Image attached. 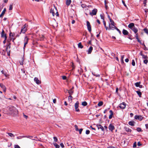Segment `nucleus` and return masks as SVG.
<instances>
[{
    "label": "nucleus",
    "instance_id": "14",
    "mask_svg": "<svg viewBox=\"0 0 148 148\" xmlns=\"http://www.w3.org/2000/svg\"><path fill=\"white\" fill-rule=\"evenodd\" d=\"M116 27L114 25V24L109 25V28L108 29V30L111 29L114 30V29H115Z\"/></svg>",
    "mask_w": 148,
    "mask_h": 148
},
{
    "label": "nucleus",
    "instance_id": "1",
    "mask_svg": "<svg viewBox=\"0 0 148 148\" xmlns=\"http://www.w3.org/2000/svg\"><path fill=\"white\" fill-rule=\"evenodd\" d=\"M8 110L11 113L16 114L18 113L17 110L14 107L12 106H9L8 108Z\"/></svg>",
    "mask_w": 148,
    "mask_h": 148
},
{
    "label": "nucleus",
    "instance_id": "55",
    "mask_svg": "<svg viewBox=\"0 0 148 148\" xmlns=\"http://www.w3.org/2000/svg\"><path fill=\"white\" fill-rule=\"evenodd\" d=\"M23 60H22L21 61H20V64L21 65H23Z\"/></svg>",
    "mask_w": 148,
    "mask_h": 148
},
{
    "label": "nucleus",
    "instance_id": "62",
    "mask_svg": "<svg viewBox=\"0 0 148 148\" xmlns=\"http://www.w3.org/2000/svg\"><path fill=\"white\" fill-rule=\"evenodd\" d=\"M137 40L138 42L140 43V44H141V41L139 39V38L137 39Z\"/></svg>",
    "mask_w": 148,
    "mask_h": 148
},
{
    "label": "nucleus",
    "instance_id": "19",
    "mask_svg": "<svg viewBox=\"0 0 148 148\" xmlns=\"http://www.w3.org/2000/svg\"><path fill=\"white\" fill-rule=\"evenodd\" d=\"M6 10V8H4L3 10L1 12V13L0 15V18L2 17L4 15V14L5 13Z\"/></svg>",
    "mask_w": 148,
    "mask_h": 148
},
{
    "label": "nucleus",
    "instance_id": "17",
    "mask_svg": "<svg viewBox=\"0 0 148 148\" xmlns=\"http://www.w3.org/2000/svg\"><path fill=\"white\" fill-rule=\"evenodd\" d=\"M93 49V47L92 46H90V47L88 49L87 52H88V54H90L92 50Z\"/></svg>",
    "mask_w": 148,
    "mask_h": 148
},
{
    "label": "nucleus",
    "instance_id": "30",
    "mask_svg": "<svg viewBox=\"0 0 148 148\" xmlns=\"http://www.w3.org/2000/svg\"><path fill=\"white\" fill-rule=\"evenodd\" d=\"M140 82H137L135 84V86L137 87H138L140 85Z\"/></svg>",
    "mask_w": 148,
    "mask_h": 148
},
{
    "label": "nucleus",
    "instance_id": "47",
    "mask_svg": "<svg viewBox=\"0 0 148 148\" xmlns=\"http://www.w3.org/2000/svg\"><path fill=\"white\" fill-rule=\"evenodd\" d=\"M75 130L76 131H78L79 129H78V126L77 125H75Z\"/></svg>",
    "mask_w": 148,
    "mask_h": 148
},
{
    "label": "nucleus",
    "instance_id": "44",
    "mask_svg": "<svg viewBox=\"0 0 148 148\" xmlns=\"http://www.w3.org/2000/svg\"><path fill=\"white\" fill-rule=\"evenodd\" d=\"M132 65L133 66H135V61H134V60H132Z\"/></svg>",
    "mask_w": 148,
    "mask_h": 148
},
{
    "label": "nucleus",
    "instance_id": "58",
    "mask_svg": "<svg viewBox=\"0 0 148 148\" xmlns=\"http://www.w3.org/2000/svg\"><path fill=\"white\" fill-rule=\"evenodd\" d=\"M60 145L62 148H63L64 147V144H63V143H61L60 144Z\"/></svg>",
    "mask_w": 148,
    "mask_h": 148
},
{
    "label": "nucleus",
    "instance_id": "20",
    "mask_svg": "<svg viewBox=\"0 0 148 148\" xmlns=\"http://www.w3.org/2000/svg\"><path fill=\"white\" fill-rule=\"evenodd\" d=\"M0 86L3 89L4 92H5L6 88L5 86L3 84H0Z\"/></svg>",
    "mask_w": 148,
    "mask_h": 148
},
{
    "label": "nucleus",
    "instance_id": "52",
    "mask_svg": "<svg viewBox=\"0 0 148 148\" xmlns=\"http://www.w3.org/2000/svg\"><path fill=\"white\" fill-rule=\"evenodd\" d=\"M90 132L89 130H86V133L87 134H88L90 133Z\"/></svg>",
    "mask_w": 148,
    "mask_h": 148
},
{
    "label": "nucleus",
    "instance_id": "42",
    "mask_svg": "<svg viewBox=\"0 0 148 148\" xmlns=\"http://www.w3.org/2000/svg\"><path fill=\"white\" fill-rule=\"evenodd\" d=\"M136 130L138 132H140L142 131V129L140 127H138L137 128Z\"/></svg>",
    "mask_w": 148,
    "mask_h": 148
},
{
    "label": "nucleus",
    "instance_id": "35",
    "mask_svg": "<svg viewBox=\"0 0 148 148\" xmlns=\"http://www.w3.org/2000/svg\"><path fill=\"white\" fill-rule=\"evenodd\" d=\"M73 97L71 95H70L68 97V100L69 101H72Z\"/></svg>",
    "mask_w": 148,
    "mask_h": 148
},
{
    "label": "nucleus",
    "instance_id": "25",
    "mask_svg": "<svg viewBox=\"0 0 148 148\" xmlns=\"http://www.w3.org/2000/svg\"><path fill=\"white\" fill-rule=\"evenodd\" d=\"M70 95H71L73 93V91L72 90V89H71L68 91Z\"/></svg>",
    "mask_w": 148,
    "mask_h": 148
},
{
    "label": "nucleus",
    "instance_id": "15",
    "mask_svg": "<svg viewBox=\"0 0 148 148\" xmlns=\"http://www.w3.org/2000/svg\"><path fill=\"white\" fill-rule=\"evenodd\" d=\"M97 127L98 129H101L102 131H104V128L101 125H97Z\"/></svg>",
    "mask_w": 148,
    "mask_h": 148
},
{
    "label": "nucleus",
    "instance_id": "41",
    "mask_svg": "<svg viewBox=\"0 0 148 148\" xmlns=\"http://www.w3.org/2000/svg\"><path fill=\"white\" fill-rule=\"evenodd\" d=\"M9 36H12V37H13L14 36V33L10 32V33Z\"/></svg>",
    "mask_w": 148,
    "mask_h": 148
},
{
    "label": "nucleus",
    "instance_id": "11",
    "mask_svg": "<svg viewBox=\"0 0 148 148\" xmlns=\"http://www.w3.org/2000/svg\"><path fill=\"white\" fill-rule=\"evenodd\" d=\"M119 107L121 109H124L126 107V104L124 102L120 103L119 106Z\"/></svg>",
    "mask_w": 148,
    "mask_h": 148
},
{
    "label": "nucleus",
    "instance_id": "27",
    "mask_svg": "<svg viewBox=\"0 0 148 148\" xmlns=\"http://www.w3.org/2000/svg\"><path fill=\"white\" fill-rule=\"evenodd\" d=\"M78 47L80 48H83V46L82 45L81 42H79L78 44Z\"/></svg>",
    "mask_w": 148,
    "mask_h": 148
},
{
    "label": "nucleus",
    "instance_id": "45",
    "mask_svg": "<svg viewBox=\"0 0 148 148\" xmlns=\"http://www.w3.org/2000/svg\"><path fill=\"white\" fill-rule=\"evenodd\" d=\"M136 35L135 36V37L136 39H138V36L137 32H136V33L135 34Z\"/></svg>",
    "mask_w": 148,
    "mask_h": 148
},
{
    "label": "nucleus",
    "instance_id": "60",
    "mask_svg": "<svg viewBox=\"0 0 148 148\" xmlns=\"http://www.w3.org/2000/svg\"><path fill=\"white\" fill-rule=\"evenodd\" d=\"M142 145V144L140 143V142H138V143L137 145L138 146H140Z\"/></svg>",
    "mask_w": 148,
    "mask_h": 148
},
{
    "label": "nucleus",
    "instance_id": "6",
    "mask_svg": "<svg viewBox=\"0 0 148 148\" xmlns=\"http://www.w3.org/2000/svg\"><path fill=\"white\" fill-rule=\"evenodd\" d=\"M97 10V9L95 8L92 11V12H90L89 13L92 16L94 15H96Z\"/></svg>",
    "mask_w": 148,
    "mask_h": 148
},
{
    "label": "nucleus",
    "instance_id": "33",
    "mask_svg": "<svg viewBox=\"0 0 148 148\" xmlns=\"http://www.w3.org/2000/svg\"><path fill=\"white\" fill-rule=\"evenodd\" d=\"M103 104V102L102 101H100L99 102L98 104V105L99 106H102Z\"/></svg>",
    "mask_w": 148,
    "mask_h": 148
},
{
    "label": "nucleus",
    "instance_id": "16",
    "mask_svg": "<svg viewBox=\"0 0 148 148\" xmlns=\"http://www.w3.org/2000/svg\"><path fill=\"white\" fill-rule=\"evenodd\" d=\"M34 81L37 84H39L40 83V81L38 79L37 77H35L34 78Z\"/></svg>",
    "mask_w": 148,
    "mask_h": 148
},
{
    "label": "nucleus",
    "instance_id": "24",
    "mask_svg": "<svg viewBox=\"0 0 148 148\" xmlns=\"http://www.w3.org/2000/svg\"><path fill=\"white\" fill-rule=\"evenodd\" d=\"M71 2V0H66V4L67 6L69 5Z\"/></svg>",
    "mask_w": 148,
    "mask_h": 148
},
{
    "label": "nucleus",
    "instance_id": "21",
    "mask_svg": "<svg viewBox=\"0 0 148 148\" xmlns=\"http://www.w3.org/2000/svg\"><path fill=\"white\" fill-rule=\"evenodd\" d=\"M124 129L127 132H131L132 131V130L128 127H124Z\"/></svg>",
    "mask_w": 148,
    "mask_h": 148
},
{
    "label": "nucleus",
    "instance_id": "9",
    "mask_svg": "<svg viewBox=\"0 0 148 148\" xmlns=\"http://www.w3.org/2000/svg\"><path fill=\"white\" fill-rule=\"evenodd\" d=\"M1 36L2 38H5V40H6L7 38V37L6 36V34L5 33L4 30L3 29L2 32L1 33Z\"/></svg>",
    "mask_w": 148,
    "mask_h": 148
},
{
    "label": "nucleus",
    "instance_id": "10",
    "mask_svg": "<svg viewBox=\"0 0 148 148\" xmlns=\"http://www.w3.org/2000/svg\"><path fill=\"white\" fill-rule=\"evenodd\" d=\"M139 55L142 56V58L145 59H148V57L147 55H144L143 53V51H141L139 53Z\"/></svg>",
    "mask_w": 148,
    "mask_h": 148
},
{
    "label": "nucleus",
    "instance_id": "59",
    "mask_svg": "<svg viewBox=\"0 0 148 148\" xmlns=\"http://www.w3.org/2000/svg\"><path fill=\"white\" fill-rule=\"evenodd\" d=\"M103 24L104 25V27H106V21H105L104 20H103Z\"/></svg>",
    "mask_w": 148,
    "mask_h": 148
},
{
    "label": "nucleus",
    "instance_id": "23",
    "mask_svg": "<svg viewBox=\"0 0 148 148\" xmlns=\"http://www.w3.org/2000/svg\"><path fill=\"white\" fill-rule=\"evenodd\" d=\"M135 122L134 121H130L129 122V124L131 126H134V125Z\"/></svg>",
    "mask_w": 148,
    "mask_h": 148
},
{
    "label": "nucleus",
    "instance_id": "57",
    "mask_svg": "<svg viewBox=\"0 0 148 148\" xmlns=\"http://www.w3.org/2000/svg\"><path fill=\"white\" fill-rule=\"evenodd\" d=\"M62 78L64 80H65L66 78V77L65 76H62Z\"/></svg>",
    "mask_w": 148,
    "mask_h": 148
},
{
    "label": "nucleus",
    "instance_id": "40",
    "mask_svg": "<svg viewBox=\"0 0 148 148\" xmlns=\"http://www.w3.org/2000/svg\"><path fill=\"white\" fill-rule=\"evenodd\" d=\"M148 59H145L143 61V63L145 64H147L148 62Z\"/></svg>",
    "mask_w": 148,
    "mask_h": 148
},
{
    "label": "nucleus",
    "instance_id": "31",
    "mask_svg": "<svg viewBox=\"0 0 148 148\" xmlns=\"http://www.w3.org/2000/svg\"><path fill=\"white\" fill-rule=\"evenodd\" d=\"M92 74L94 75L96 77H100V75L99 74H96L95 73H92Z\"/></svg>",
    "mask_w": 148,
    "mask_h": 148
},
{
    "label": "nucleus",
    "instance_id": "61",
    "mask_svg": "<svg viewBox=\"0 0 148 148\" xmlns=\"http://www.w3.org/2000/svg\"><path fill=\"white\" fill-rule=\"evenodd\" d=\"M124 55H122L121 56V60H123V58H124Z\"/></svg>",
    "mask_w": 148,
    "mask_h": 148
},
{
    "label": "nucleus",
    "instance_id": "34",
    "mask_svg": "<svg viewBox=\"0 0 148 148\" xmlns=\"http://www.w3.org/2000/svg\"><path fill=\"white\" fill-rule=\"evenodd\" d=\"M54 145L55 147L56 148H59L60 146L58 145L56 143H55L53 144Z\"/></svg>",
    "mask_w": 148,
    "mask_h": 148
},
{
    "label": "nucleus",
    "instance_id": "37",
    "mask_svg": "<svg viewBox=\"0 0 148 148\" xmlns=\"http://www.w3.org/2000/svg\"><path fill=\"white\" fill-rule=\"evenodd\" d=\"M40 40H43L44 39V37L43 35H41L40 36Z\"/></svg>",
    "mask_w": 148,
    "mask_h": 148
},
{
    "label": "nucleus",
    "instance_id": "53",
    "mask_svg": "<svg viewBox=\"0 0 148 148\" xmlns=\"http://www.w3.org/2000/svg\"><path fill=\"white\" fill-rule=\"evenodd\" d=\"M115 29H116L120 34H121V31L117 27H116Z\"/></svg>",
    "mask_w": 148,
    "mask_h": 148
},
{
    "label": "nucleus",
    "instance_id": "46",
    "mask_svg": "<svg viewBox=\"0 0 148 148\" xmlns=\"http://www.w3.org/2000/svg\"><path fill=\"white\" fill-rule=\"evenodd\" d=\"M100 16L101 17V19L103 20H103H104V16L102 14H101L100 15Z\"/></svg>",
    "mask_w": 148,
    "mask_h": 148
},
{
    "label": "nucleus",
    "instance_id": "5",
    "mask_svg": "<svg viewBox=\"0 0 148 148\" xmlns=\"http://www.w3.org/2000/svg\"><path fill=\"white\" fill-rule=\"evenodd\" d=\"M79 102L78 101L76 102L75 104L74 107L75 111L77 112L79 111V109L78 108L79 107Z\"/></svg>",
    "mask_w": 148,
    "mask_h": 148
},
{
    "label": "nucleus",
    "instance_id": "28",
    "mask_svg": "<svg viewBox=\"0 0 148 148\" xmlns=\"http://www.w3.org/2000/svg\"><path fill=\"white\" fill-rule=\"evenodd\" d=\"M1 72L2 74H3L5 75V77H7V76H8V75L7 74V73L6 72L4 71H3V70L2 71H1Z\"/></svg>",
    "mask_w": 148,
    "mask_h": 148
},
{
    "label": "nucleus",
    "instance_id": "22",
    "mask_svg": "<svg viewBox=\"0 0 148 148\" xmlns=\"http://www.w3.org/2000/svg\"><path fill=\"white\" fill-rule=\"evenodd\" d=\"M109 112H110V114L109 116V119H110L112 118V116L113 114V112L112 110H110V111Z\"/></svg>",
    "mask_w": 148,
    "mask_h": 148
},
{
    "label": "nucleus",
    "instance_id": "26",
    "mask_svg": "<svg viewBox=\"0 0 148 148\" xmlns=\"http://www.w3.org/2000/svg\"><path fill=\"white\" fill-rule=\"evenodd\" d=\"M7 134L8 135L10 136L11 137H14V135L13 134L11 133H9L8 132L7 133Z\"/></svg>",
    "mask_w": 148,
    "mask_h": 148
},
{
    "label": "nucleus",
    "instance_id": "38",
    "mask_svg": "<svg viewBox=\"0 0 148 148\" xmlns=\"http://www.w3.org/2000/svg\"><path fill=\"white\" fill-rule=\"evenodd\" d=\"M25 136H20L17 137L16 138L17 139H21L22 138H25Z\"/></svg>",
    "mask_w": 148,
    "mask_h": 148
},
{
    "label": "nucleus",
    "instance_id": "49",
    "mask_svg": "<svg viewBox=\"0 0 148 148\" xmlns=\"http://www.w3.org/2000/svg\"><path fill=\"white\" fill-rule=\"evenodd\" d=\"M14 146V148H21L20 146L18 145H15Z\"/></svg>",
    "mask_w": 148,
    "mask_h": 148
},
{
    "label": "nucleus",
    "instance_id": "2",
    "mask_svg": "<svg viewBox=\"0 0 148 148\" xmlns=\"http://www.w3.org/2000/svg\"><path fill=\"white\" fill-rule=\"evenodd\" d=\"M128 27L134 32L135 34L136 33L138 32V29L135 27L134 24L133 23H130L128 25Z\"/></svg>",
    "mask_w": 148,
    "mask_h": 148
},
{
    "label": "nucleus",
    "instance_id": "7",
    "mask_svg": "<svg viewBox=\"0 0 148 148\" xmlns=\"http://www.w3.org/2000/svg\"><path fill=\"white\" fill-rule=\"evenodd\" d=\"M29 40V38H27V36H25V37L24 39V46L23 47L24 49H25V45L27 44Z\"/></svg>",
    "mask_w": 148,
    "mask_h": 148
},
{
    "label": "nucleus",
    "instance_id": "63",
    "mask_svg": "<svg viewBox=\"0 0 148 148\" xmlns=\"http://www.w3.org/2000/svg\"><path fill=\"white\" fill-rule=\"evenodd\" d=\"M53 103H56V99H53Z\"/></svg>",
    "mask_w": 148,
    "mask_h": 148
},
{
    "label": "nucleus",
    "instance_id": "50",
    "mask_svg": "<svg viewBox=\"0 0 148 148\" xmlns=\"http://www.w3.org/2000/svg\"><path fill=\"white\" fill-rule=\"evenodd\" d=\"M136 146V142H135L134 144L133 145V147H135Z\"/></svg>",
    "mask_w": 148,
    "mask_h": 148
},
{
    "label": "nucleus",
    "instance_id": "39",
    "mask_svg": "<svg viewBox=\"0 0 148 148\" xmlns=\"http://www.w3.org/2000/svg\"><path fill=\"white\" fill-rule=\"evenodd\" d=\"M110 23H109V25L114 24V22L112 19H110Z\"/></svg>",
    "mask_w": 148,
    "mask_h": 148
},
{
    "label": "nucleus",
    "instance_id": "13",
    "mask_svg": "<svg viewBox=\"0 0 148 148\" xmlns=\"http://www.w3.org/2000/svg\"><path fill=\"white\" fill-rule=\"evenodd\" d=\"M108 128L110 131L112 132L114 129V127L112 124H110L108 127Z\"/></svg>",
    "mask_w": 148,
    "mask_h": 148
},
{
    "label": "nucleus",
    "instance_id": "43",
    "mask_svg": "<svg viewBox=\"0 0 148 148\" xmlns=\"http://www.w3.org/2000/svg\"><path fill=\"white\" fill-rule=\"evenodd\" d=\"M13 8V5L11 4L10 5L9 10H12Z\"/></svg>",
    "mask_w": 148,
    "mask_h": 148
},
{
    "label": "nucleus",
    "instance_id": "4",
    "mask_svg": "<svg viewBox=\"0 0 148 148\" xmlns=\"http://www.w3.org/2000/svg\"><path fill=\"white\" fill-rule=\"evenodd\" d=\"M27 25L26 24H25L22 27L21 32L20 33V34L21 33H23V34H24L25 33L26 31L27 30Z\"/></svg>",
    "mask_w": 148,
    "mask_h": 148
},
{
    "label": "nucleus",
    "instance_id": "32",
    "mask_svg": "<svg viewBox=\"0 0 148 148\" xmlns=\"http://www.w3.org/2000/svg\"><path fill=\"white\" fill-rule=\"evenodd\" d=\"M82 105L84 106H86L87 105V103L86 101H84L82 103Z\"/></svg>",
    "mask_w": 148,
    "mask_h": 148
},
{
    "label": "nucleus",
    "instance_id": "54",
    "mask_svg": "<svg viewBox=\"0 0 148 148\" xmlns=\"http://www.w3.org/2000/svg\"><path fill=\"white\" fill-rule=\"evenodd\" d=\"M83 130L82 129H80L79 130V133L80 134H81L82 131Z\"/></svg>",
    "mask_w": 148,
    "mask_h": 148
},
{
    "label": "nucleus",
    "instance_id": "8",
    "mask_svg": "<svg viewBox=\"0 0 148 148\" xmlns=\"http://www.w3.org/2000/svg\"><path fill=\"white\" fill-rule=\"evenodd\" d=\"M86 23L89 32H91V28L90 23L88 21H87Z\"/></svg>",
    "mask_w": 148,
    "mask_h": 148
},
{
    "label": "nucleus",
    "instance_id": "51",
    "mask_svg": "<svg viewBox=\"0 0 148 148\" xmlns=\"http://www.w3.org/2000/svg\"><path fill=\"white\" fill-rule=\"evenodd\" d=\"M147 3V0H144L143 1V4L144 5V6H146V3Z\"/></svg>",
    "mask_w": 148,
    "mask_h": 148
},
{
    "label": "nucleus",
    "instance_id": "3",
    "mask_svg": "<svg viewBox=\"0 0 148 148\" xmlns=\"http://www.w3.org/2000/svg\"><path fill=\"white\" fill-rule=\"evenodd\" d=\"M54 8L52 9V8H51L50 10V13H51L53 16H54L55 15V13L54 11L55 10H56V16H59V14H58V12L57 11V8H56L55 7V6L54 5Z\"/></svg>",
    "mask_w": 148,
    "mask_h": 148
},
{
    "label": "nucleus",
    "instance_id": "36",
    "mask_svg": "<svg viewBox=\"0 0 148 148\" xmlns=\"http://www.w3.org/2000/svg\"><path fill=\"white\" fill-rule=\"evenodd\" d=\"M144 32L148 35V30L147 28H145L143 29Z\"/></svg>",
    "mask_w": 148,
    "mask_h": 148
},
{
    "label": "nucleus",
    "instance_id": "48",
    "mask_svg": "<svg viewBox=\"0 0 148 148\" xmlns=\"http://www.w3.org/2000/svg\"><path fill=\"white\" fill-rule=\"evenodd\" d=\"M53 138V139H54V141L55 142H56L57 141L58 139H57V138L56 137H54Z\"/></svg>",
    "mask_w": 148,
    "mask_h": 148
},
{
    "label": "nucleus",
    "instance_id": "18",
    "mask_svg": "<svg viewBox=\"0 0 148 148\" xmlns=\"http://www.w3.org/2000/svg\"><path fill=\"white\" fill-rule=\"evenodd\" d=\"M122 33L124 35H127L129 34L128 32L124 29L123 30Z\"/></svg>",
    "mask_w": 148,
    "mask_h": 148
},
{
    "label": "nucleus",
    "instance_id": "56",
    "mask_svg": "<svg viewBox=\"0 0 148 148\" xmlns=\"http://www.w3.org/2000/svg\"><path fill=\"white\" fill-rule=\"evenodd\" d=\"M81 6L82 7L84 8H85L86 7V5L84 4H82L81 5Z\"/></svg>",
    "mask_w": 148,
    "mask_h": 148
},
{
    "label": "nucleus",
    "instance_id": "29",
    "mask_svg": "<svg viewBox=\"0 0 148 148\" xmlns=\"http://www.w3.org/2000/svg\"><path fill=\"white\" fill-rule=\"evenodd\" d=\"M136 92L138 94V95L140 97H141V95H142V93L140 91H136Z\"/></svg>",
    "mask_w": 148,
    "mask_h": 148
},
{
    "label": "nucleus",
    "instance_id": "12",
    "mask_svg": "<svg viewBox=\"0 0 148 148\" xmlns=\"http://www.w3.org/2000/svg\"><path fill=\"white\" fill-rule=\"evenodd\" d=\"M134 118L136 119L141 121L143 119V117L141 116L135 115L134 116Z\"/></svg>",
    "mask_w": 148,
    "mask_h": 148
},
{
    "label": "nucleus",
    "instance_id": "64",
    "mask_svg": "<svg viewBox=\"0 0 148 148\" xmlns=\"http://www.w3.org/2000/svg\"><path fill=\"white\" fill-rule=\"evenodd\" d=\"M125 62H128L129 61V59H128V58H127V59H126L125 60Z\"/></svg>",
    "mask_w": 148,
    "mask_h": 148
}]
</instances>
